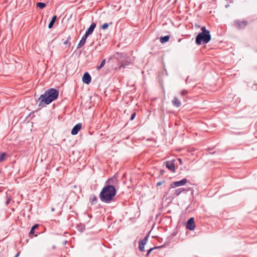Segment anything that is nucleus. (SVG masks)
Wrapping results in <instances>:
<instances>
[{"label": "nucleus", "instance_id": "nucleus-1", "mask_svg": "<svg viewBox=\"0 0 257 257\" xmlns=\"http://www.w3.org/2000/svg\"><path fill=\"white\" fill-rule=\"evenodd\" d=\"M113 183V179L109 178L106 182V186H104L99 194V198L101 201L105 203L111 202L116 193V190L114 186L110 185Z\"/></svg>", "mask_w": 257, "mask_h": 257}, {"label": "nucleus", "instance_id": "nucleus-2", "mask_svg": "<svg viewBox=\"0 0 257 257\" xmlns=\"http://www.w3.org/2000/svg\"><path fill=\"white\" fill-rule=\"evenodd\" d=\"M59 95L58 90L54 88H50L46 91L44 94H42L39 98L40 101V105L44 103L48 104L56 99Z\"/></svg>", "mask_w": 257, "mask_h": 257}, {"label": "nucleus", "instance_id": "nucleus-3", "mask_svg": "<svg viewBox=\"0 0 257 257\" xmlns=\"http://www.w3.org/2000/svg\"><path fill=\"white\" fill-rule=\"evenodd\" d=\"M195 42L197 45H203L209 42V32L206 33H199L196 37Z\"/></svg>", "mask_w": 257, "mask_h": 257}, {"label": "nucleus", "instance_id": "nucleus-4", "mask_svg": "<svg viewBox=\"0 0 257 257\" xmlns=\"http://www.w3.org/2000/svg\"><path fill=\"white\" fill-rule=\"evenodd\" d=\"M234 26L237 29H242L245 28L248 24V22L246 20H236L234 22Z\"/></svg>", "mask_w": 257, "mask_h": 257}, {"label": "nucleus", "instance_id": "nucleus-5", "mask_svg": "<svg viewBox=\"0 0 257 257\" xmlns=\"http://www.w3.org/2000/svg\"><path fill=\"white\" fill-rule=\"evenodd\" d=\"M196 227L194 219L193 217L190 218L187 221L186 228L190 230H193Z\"/></svg>", "mask_w": 257, "mask_h": 257}, {"label": "nucleus", "instance_id": "nucleus-6", "mask_svg": "<svg viewBox=\"0 0 257 257\" xmlns=\"http://www.w3.org/2000/svg\"><path fill=\"white\" fill-rule=\"evenodd\" d=\"M187 181L186 179H183L179 181L174 182L171 184V187L172 188H174L180 186L184 185L186 183Z\"/></svg>", "mask_w": 257, "mask_h": 257}, {"label": "nucleus", "instance_id": "nucleus-7", "mask_svg": "<svg viewBox=\"0 0 257 257\" xmlns=\"http://www.w3.org/2000/svg\"><path fill=\"white\" fill-rule=\"evenodd\" d=\"M91 80V77L89 74L87 72H85L82 77V81L83 82L86 84H88L90 83Z\"/></svg>", "mask_w": 257, "mask_h": 257}, {"label": "nucleus", "instance_id": "nucleus-8", "mask_svg": "<svg viewBox=\"0 0 257 257\" xmlns=\"http://www.w3.org/2000/svg\"><path fill=\"white\" fill-rule=\"evenodd\" d=\"M82 127V124L81 123H79L75 125L71 130V134L73 135H75L78 134L79 131L80 130Z\"/></svg>", "mask_w": 257, "mask_h": 257}, {"label": "nucleus", "instance_id": "nucleus-9", "mask_svg": "<svg viewBox=\"0 0 257 257\" xmlns=\"http://www.w3.org/2000/svg\"><path fill=\"white\" fill-rule=\"evenodd\" d=\"M166 167L172 172L175 171V166L174 163V161H167L166 162Z\"/></svg>", "mask_w": 257, "mask_h": 257}, {"label": "nucleus", "instance_id": "nucleus-10", "mask_svg": "<svg viewBox=\"0 0 257 257\" xmlns=\"http://www.w3.org/2000/svg\"><path fill=\"white\" fill-rule=\"evenodd\" d=\"M148 236L147 235L143 240L139 241V249L141 251H144V246L148 241Z\"/></svg>", "mask_w": 257, "mask_h": 257}, {"label": "nucleus", "instance_id": "nucleus-11", "mask_svg": "<svg viewBox=\"0 0 257 257\" xmlns=\"http://www.w3.org/2000/svg\"><path fill=\"white\" fill-rule=\"evenodd\" d=\"M95 27H96V24L94 23H92L91 24L89 28L86 31L85 35L88 37L89 35L91 34L92 33V32H93L94 29L95 28Z\"/></svg>", "mask_w": 257, "mask_h": 257}, {"label": "nucleus", "instance_id": "nucleus-12", "mask_svg": "<svg viewBox=\"0 0 257 257\" xmlns=\"http://www.w3.org/2000/svg\"><path fill=\"white\" fill-rule=\"evenodd\" d=\"M130 63V61L127 59L122 60L121 61V65L118 67V69L120 70L122 68H124L126 66L128 65Z\"/></svg>", "mask_w": 257, "mask_h": 257}, {"label": "nucleus", "instance_id": "nucleus-13", "mask_svg": "<svg viewBox=\"0 0 257 257\" xmlns=\"http://www.w3.org/2000/svg\"><path fill=\"white\" fill-rule=\"evenodd\" d=\"M87 38V36H86L85 35H84L81 40H80V41L79 42L78 46H77V48L79 49L80 48H81V47H82L84 44H85V42H86V40Z\"/></svg>", "mask_w": 257, "mask_h": 257}, {"label": "nucleus", "instance_id": "nucleus-14", "mask_svg": "<svg viewBox=\"0 0 257 257\" xmlns=\"http://www.w3.org/2000/svg\"><path fill=\"white\" fill-rule=\"evenodd\" d=\"M172 104L174 106L177 107H179L181 105V101L177 97H174L173 100L172 101Z\"/></svg>", "mask_w": 257, "mask_h": 257}, {"label": "nucleus", "instance_id": "nucleus-15", "mask_svg": "<svg viewBox=\"0 0 257 257\" xmlns=\"http://www.w3.org/2000/svg\"><path fill=\"white\" fill-rule=\"evenodd\" d=\"M56 19H57V16H54L52 17V19L51 22H50V23L49 24V25H48V28L49 29H51V28H52L53 27V26L54 25V24L55 22Z\"/></svg>", "mask_w": 257, "mask_h": 257}, {"label": "nucleus", "instance_id": "nucleus-16", "mask_svg": "<svg viewBox=\"0 0 257 257\" xmlns=\"http://www.w3.org/2000/svg\"><path fill=\"white\" fill-rule=\"evenodd\" d=\"M170 39V36L167 35L164 37H161L160 39V41L162 43L168 42Z\"/></svg>", "mask_w": 257, "mask_h": 257}, {"label": "nucleus", "instance_id": "nucleus-17", "mask_svg": "<svg viewBox=\"0 0 257 257\" xmlns=\"http://www.w3.org/2000/svg\"><path fill=\"white\" fill-rule=\"evenodd\" d=\"M185 191V189L179 188L176 189L174 193V196H177L179 195L183 191Z\"/></svg>", "mask_w": 257, "mask_h": 257}, {"label": "nucleus", "instance_id": "nucleus-18", "mask_svg": "<svg viewBox=\"0 0 257 257\" xmlns=\"http://www.w3.org/2000/svg\"><path fill=\"white\" fill-rule=\"evenodd\" d=\"M36 5H37V7L38 8H40V9H42L46 7V4L45 3H40V2L37 3Z\"/></svg>", "mask_w": 257, "mask_h": 257}, {"label": "nucleus", "instance_id": "nucleus-19", "mask_svg": "<svg viewBox=\"0 0 257 257\" xmlns=\"http://www.w3.org/2000/svg\"><path fill=\"white\" fill-rule=\"evenodd\" d=\"M6 156V153H2L0 154V162H3L5 160V158Z\"/></svg>", "mask_w": 257, "mask_h": 257}, {"label": "nucleus", "instance_id": "nucleus-20", "mask_svg": "<svg viewBox=\"0 0 257 257\" xmlns=\"http://www.w3.org/2000/svg\"><path fill=\"white\" fill-rule=\"evenodd\" d=\"M38 227V224L34 225L32 227V228H31V229L30 230V234H33L34 233V232H35V229L36 228H37Z\"/></svg>", "mask_w": 257, "mask_h": 257}, {"label": "nucleus", "instance_id": "nucleus-21", "mask_svg": "<svg viewBox=\"0 0 257 257\" xmlns=\"http://www.w3.org/2000/svg\"><path fill=\"white\" fill-rule=\"evenodd\" d=\"M105 59H103V60L101 61V63H100V65H99V66H97V69H101V68H102V67L104 66V65H105Z\"/></svg>", "mask_w": 257, "mask_h": 257}, {"label": "nucleus", "instance_id": "nucleus-22", "mask_svg": "<svg viewBox=\"0 0 257 257\" xmlns=\"http://www.w3.org/2000/svg\"><path fill=\"white\" fill-rule=\"evenodd\" d=\"M97 198L96 196H95V195H93L91 199V203L92 204L95 203L97 201Z\"/></svg>", "mask_w": 257, "mask_h": 257}, {"label": "nucleus", "instance_id": "nucleus-23", "mask_svg": "<svg viewBox=\"0 0 257 257\" xmlns=\"http://www.w3.org/2000/svg\"><path fill=\"white\" fill-rule=\"evenodd\" d=\"M160 248V246L154 247H153V248H150V249H149V250H148V252H147V255H147V256H148V255H149V254L151 253V252L153 250H154V249H157V248Z\"/></svg>", "mask_w": 257, "mask_h": 257}, {"label": "nucleus", "instance_id": "nucleus-24", "mask_svg": "<svg viewBox=\"0 0 257 257\" xmlns=\"http://www.w3.org/2000/svg\"><path fill=\"white\" fill-rule=\"evenodd\" d=\"M108 26H109L108 24L104 23L101 26V28L102 29L105 30V29H107L108 27Z\"/></svg>", "mask_w": 257, "mask_h": 257}, {"label": "nucleus", "instance_id": "nucleus-25", "mask_svg": "<svg viewBox=\"0 0 257 257\" xmlns=\"http://www.w3.org/2000/svg\"><path fill=\"white\" fill-rule=\"evenodd\" d=\"M188 93V91L186 90H183L181 91L180 94L182 96H184Z\"/></svg>", "mask_w": 257, "mask_h": 257}, {"label": "nucleus", "instance_id": "nucleus-26", "mask_svg": "<svg viewBox=\"0 0 257 257\" xmlns=\"http://www.w3.org/2000/svg\"><path fill=\"white\" fill-rule=\"evenodd\" d=\"M201 30L202 31L201 33H206V32H209V31L207 30L206 29L205 27H203L201 28Z\"/></svg>", "mask_w": 257, "mask_h": 257}, {"label": "nucleus", "instance_id": "nucleus-27", "mask_svg": "<svg viewBox=\"0 0 257 257\" xmlns=\"http://www.w3.org/2000/svg\"><path fill=\"white\" fill-rule=\"evenodd\" d=\"M136 115V112H134V113H132V115H131V117L130 119H131V120H133L135 118V117Z\"/></svg>", "mask_w": 257, "mask_h": 257}, {"label": "nucleus", "instance_id": "nucleus-28", "mask_svg": "<svg viewBox=\"0 0 257 257\" xmlns=\"http://www.w3.org/2000/svg\"><path fill=\"white\" fill-rule=\"evenodd\" d=\"M70 39V38H68L67 40H65V41H64L63 44H64V45H67V44H69V39Z\"/></svg>", "mask_w": 257, "mask_h": 257}, {"label": "nucleus", "instance_id": "nucleus-29", "mask_svg": "<svg viewBox=\"0 0 257 257\" xmlns=\"http://www.w3.org/2000/svg\"><path fill=\"white\" fill-rule=\"evenodd\" d=\"M165 182L164 181H162V182H159L157 183V186H160L163 183H164Z\"/></svg>", "mask_w": 257, "mask_h": 257}, {"label": "nucleus", "instance_id": "nucleus-30", "mask_svg": "<svg viewBox=\"0 0 257 257\" xmlns=\"http://www.w3.org/2000/svg\"><path fill=\"white\" fill-rule=\"evenodd\" d=\"M11 200V199H10V198H8V200L6 202V204L8 205L10 203Z\"/></svg>", "mask_w": 257, "mask_h": 257}, {"label": "nucleus", "instance_id": "nucleus-31", "mask_svg": "<svg viewBox=\"0 0 257 257\" xmlns=\"http://www.w3.org/2000/svg\"><path fill=\"white\" fill-rule=\"evenodd\" d=\"M178 161H179L180 164H182V162L181 159H178Z\"/></svg>", "mask_w": 257, "mask_h": 257}, {"label": "nucleus", "instance_id": "nucleus-32", "mask_svg": "<svg viewBox=\"0 0 257 257\" xmlns=\"http://www.w3.org/2000/svg\"><path fill=\"white\" fill-rule=\"evenodd\" d=\"M119 55V53H116V54H115V56H114V57H115V58H116L117 59H118V57H117V55Z\"/></svg>", "mask_w": 257, "mask_h": 257}, {"label": "nucleus", "instance_id": "nucleus-33", "mask_svg": "<svg viewBox=\"0 0 257 257\" xmlns=\"http://www.w3.org/2000/svg\"><path fill=\"white\" fill-rule=\"evenodd\" d=\"M210 151H211V150L210 149V152H209V154H214V153H215V152H216V151H214L213 152H210Z\"/></svg>", "mask_w": 257, "mask_h": 257}, {"label": "nucleus", "instance_id": "nucleus-34", "mask_svg": "<svg viewBox=\"0 0 257 257\" xmlns=\"http://www.w3.org/2000/svg\"><path fill=\"white\" fill-rule=\"evenodd\" d=\"M19 254H20L19 253H17V254L15 255V257H18V256L19 255Z\"/></svg>", "mask_w": 257, "mask_h": 257}, {"label": "nucleus", "instance_id": "nucleus-35", "mask_svg": "<svg viewBox=\"0 0 257 257\" xmlns=\"http://www.w3.org/2000/svg\"><path fill=\"white\" fill-rule=\"evenodd\" d=\"M228 7H229V5L228 4H226V5H225V7L226 8H227Z\"/></svg>", "mask_w": 257, "mask_h": 257}, {"label": "nucleus", "instance_id": "nucleus-36", "mask_svg": "<svg viewBox=\"0 0 257 257\" xmlns=\"http://www.w3.org/2000/svg\"><path fill=\"white\" fill-rule=\"evenodd\" d=\"M164 173V171L163 170L161 171V174L162 175Z\"/></svg>", "mask_w": 257, "mask_h": 257}, {"label": "nucleus", "instance_id": "nucleus-37", "mask_svg": "<svg viewBox=\"0 0 257 257\" xmlns=\"http://www.w3.org/2000/svg\"><path fill=\"white\" fill-rule=\"evenodd\" d=\"M215 0H213V1H212V3H214V2H215Z\"/></svg>", "mask_w": 257, "mask_h": 257}, {"label": "nucleus", "instance_id": "nucleus-38", "mask_svg": "<svg viewBox=\"0 0 257 257\" xmlns=\"http://www.w3.org/2000/svg\"><path fill=\"white\" fill-rule=\"evenodd\" d=\"M54 210V208H52V211H53Z\"/></svg>", "mask_w": 257, "mask_h": 257}, {"label": "nucleus", "instance_id": "nucleus-39", "mask_svg": "<svg viewBox=\"0 0 257 257\" xmlns=\"http://www.w3.org/2000/svg\"><path fill=\"white\" fill-rule=\"evenodd\" d=\"M209 38H210V40H211V35H210Z\"/></svg>", "mask_w": 257, "mask_h": 257}, {"label": "nucleus", "instance_id": "nucleus-40", "mask_svg": "<svg viewBox=\"0 0 257 257\" xmlns=\"http://www.w3.org/2000/svg\"><path fill=\"white\" fill-rule=\"evenodd\" d=\"M211 13H212V11H210V12H209L210 14Z\"/></svg>", "mask_w": 257, "mask_h": 257}]
</instances>
